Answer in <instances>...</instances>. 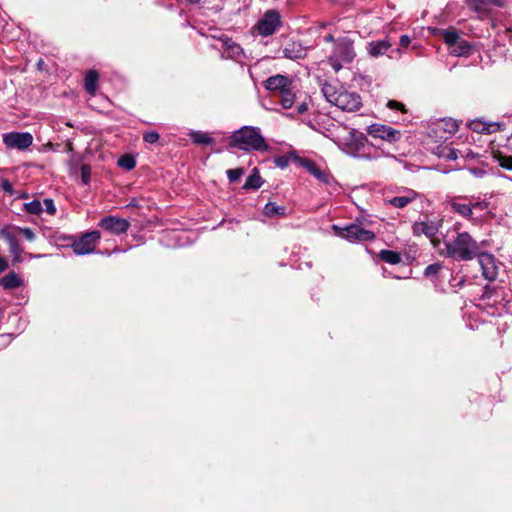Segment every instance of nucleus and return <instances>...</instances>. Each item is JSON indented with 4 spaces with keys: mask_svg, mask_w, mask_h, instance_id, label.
<instances>
[{
    "mask_svg": "<svg viewBox=\"0 0 512 512\" xmlns=\"http://www.w3.org/2000/svg\"><path fill=\"white\" fill-rule=\"evenodd\" d=\"M368 142L366 136L354 129H347L342 137H337L336 143L345 153L358 156Z\"/></svg>",
    "mask_w": 512,
    "mask_h": 512,
    "instance_id": "obj_6",
    "label": "nucleus"
},
{
    "mask_svg": "<svg viewBox=\"0 0 512 512\" xmlns=\"http://www.w3.org/2000/svg\"><path fill=\"white\" fill-rule=\"evenodd\" d=\"M43 204H44L45 210L48 214L54 215L56 213V207H55L52 199H50V198L45 199Z\"/></svg>",
    "mask_w": 512,
    "mask_h": 512,
    "instance_id": "obj_42",
    "label": "nucleus"
},
{
    "mask_svg": "<svg viewBox=\"0 0 512 512\" xmlns=\"http://www.w3.org/2000/svg\"><path fill=\"white\" fill-rule=\"evenodd\" d=\"M371 146H373V147H375V148H377V149H381V151H382V154H383V155H386V156H388V155H389V153H385V152H384V150H383L380 146H377V145H376V144H374V143H371Z\"/></svg>",
    "mask_w": 512,
    "mask_h": 512,
    "instance_id": "obj_52",
    "label": "nucleus"
},
{
    "mask_svg": "<svg viewBox=\"0 0 512 512\" xmlns=\"http://www.w3.org/2000/svg\"><path fill=\"white\" fill-rule=\"evenodd\" d=\"M291 84L292 81L289 77L278 74L269 77L265 81L264 86L269 91L281 93L286 91L288 88H291Z\"/></svg>",
    "mask_w": 512,
    "mask_h": 512,
    "instance_id": "obj_16",
    "label": "nucleus"
},
{
    "mask_svg": "<svg viewBox=\"0 0 512 512\" xmlns=\"http://www.w3.org/2000/svg\"><path fill=\"white\" fill-rule=\"evenodd\" d=\"M24 210L29 214L39 215L43 211V207L39 200H33L24 204Z\"/></svg>",
    "mask_w": 512,
    "mask_h": 512,
    "instance_id": "obj_34",
    "label": "nucleus"
},
{
    "mask_svg": "<svg viewBox=\"0 0 512 512\" xmlns=\"http://www.w3.org/2000/svg\"><path fill=\"white\" fill-rule=\"evenodd\" d=\"M160 136L155 131H148L143 134V139L149 144H154L159 140Z\"/></svg>",
    "mask_w": 512,
    "mask_h": 512,
    "instance_id": "obj_41",
    "label": "nucleus"
},
{
    "mask_svg": "<svg viewBox=\"0 0 512 512\" xmlns=\"http://www.w3.org/2000/svg\"><path fill=\"white\" fill-rule=\"evenodd\" d=\"M447 204L454 213L467 219L472 217V208L468 201V196L452 197L447 201Z\"/></svg>",
    "mask_w": 512,
    "mask_h": 512,
    "instance_id": "obj_15",
    "label": "nucleus"
},
{
    "mask_svg": "<svg viewBox=\"0 0 512 512\" xmlns=\"http://www.w3.org/2000/svg\"><path fill=\"white\" fill-rule=\"evenodd\" d=\"M322 93L329 103L343 111L354 112L361 107V98L355 92L338 89L332 84L325 83L322 86Z\"/></svg>",
    "mask_w": 512,
    "mask_h": 512,
    "instance_id": "obj_3",
    "label": "nucleus"
},
{
    "mask_svg": "<svg viewBox=\"0 0 512 512\" xmlns=\"http://www.w3.org/2000/svg\"><path fill=\"white\" fill-rule=\"evenodd\" d=\"M244 172L243 168H236L227 170L226 174L230 182H236L241 178Z\"/></svg>",
    "mask_w": 512,
    "mask_h": 512,
    "instance_id": "obj_39",
    "label": "nucleus"
},
{
    "mask_svg": "<svg viewBox=\"0 0 512 512\" xmlns=\"http://www.w3.org/2000/svg\"><path fill=\"white\" fill-rule=\"evenodd\" d=\"M279 97V103L281 104L283 109L291 108L295 101V95L291 91V88H288L286 91L279 93Z\"/></svg>",
    "mask_w": 512,
    "mask_h": 512,
    "instance_id": "obj_31",
    "label": "nucleus"
},
{
    "mask_svg": "<svg viewBox=\"0 0 512 512\" xmlns=\"http://www.w3.org/2000/svg\"><path fill=\"white\" fill-rule=\"evenodd\" d=\"M466 3L468 7L476 13H485L487 12L488 5L504 7L507 0H467Z\"/></svg>",
    "mask_w": 512,
    "mask_h": 512,
    "instance_id": "obj_22",
    "label": "nucleus"
},
{
    "mask_svg": "<svg viewBox=\"0 0 512 512\" xmlns=\"http://www.w3.org/2000/svg\"><path fill=\"white\" fill-rule=\"evenodd\" d=\"M468 201L473 211L483 212L488 209L489 203L486 200H480L474 196L468 197Z\"/></svg>",
    "mask_w": 512,
    "mask_h": 512,
    "instance_id": "obj_33",
    "label": "nucleus"
},
{
    "mask_svg": "<svg viewBox=\"0 0 512 512\" xmlns=\"http://www.w3.org/2000/svg\"><path fill=\"white\" fill-rule=\"evenodd\" d=\"M480 244L468 232H456V235L445 242V250L441 254L456 261H470L479 254Z\"/></svg>",
    "mask_w": 512,
    "mask_h": 512,
    "instance_id": "obj_1",
    "label": "nucleus"
},
{
    "mask_svg": "<svg viewBox=\"0 0 512 512\" xmlns=\"http://www.w3.org/2000/svg\"><path fill=\"white\" fill-rule=\"evenodd\" d=\"M387 107H389L390 109H397V110H400L402 112H405L404 104L401 103V102H398L396 100L388 101Z\"/></svg>",
    "mask_w": 512,
    "mask_h": 512,
    "instance_id": "obj_43",
    "label": "nucleus"
},
{
    "mask_svg": "<svg viewBox=\"0 0 512 512\" xmlns=\"http://www.w3.org/2000/svg\"><path fill=\"white\" fill-rule=\"evenodd\" d=\"M470 128L477 133L490 134L499 129L498 123H487L480 120H474L470 123Z\"/></svg>",
    "mask_w": 512,
    "mask_h": 512,
    "instance_id": "obj_24",
    "label": "nucleus"
},
{
    "mask_svg": "<svg viewBox=\"0 0 512 512\" xmlns=\"http://www.w3.org/2000/svg\"><path fill=\"white\" fill-rule=\"evenodd\" d=\"M411 40H410V37L407 36V35H402L400 37V45L404 48L408 47L409 44H410Z\"/></svg>",
    "mask_w": 512,
    "mask_h": 512,
    "instance_id": "obj_47",
    "label": "nucleus"
},
{
    "mask_svg": "<svg viewBox=\"0 0 512 512\" xmlns=\"http://www.w3.org/2000/svg\"><path fill=\"white\" fill-rule=\"evenodd\" d=\"M229 146L245 152L269 150L260 129L253 126H244L235 131L230 138Z\"/></svg>",
    "mask_w": 512,
    "mask_h": 512,
    "instance_id": "obj_2",
    "label": "nucleus"
},
{
    "mask_svg": "<svg viewBox=\"0 0 512 512\" xmlns=\"http://www.w3.org/2000/svg\"><path fill=\"white\" fill-rule=\"evenodd\" d=\"M118 165L126 170H131L135 167V159L130 155H124L118 160Z\"/></svg>",
    "mask_w": 512,
    "mask_h": 512,
    "instance_id": "obj_37",
    "label": "nucleus"
},
{
    "mask_svg": "<svg viewBox=\"0 0 512 512\" xmlns=\"http://www.w3.org/2000/svg\"><path fill=\"white\" fill-rule=\"evenodd\" d=\"M220 43L221 47L219 49L222 51L223 58L232 59L238 63L243 62L245 54L239 44L228 37L221 38Z\"/></svg>",
    "mask_w": 512,
    "mask_h": 512,
    "instance_id": "obj_14",
    "label": "nucleus"
},
{
    "mask_svg": "<svg viewBox=\"0 0 512 512\" xmlns=\"http://www.w3.org/2000/svg\"><path fill=\"white\" fill-rule=\"evenodd\" d=\"M476 258H478L483 277L488 281H494L498 275L495 257L490 253L482 252L480 249Z\"/></svg>",
    "mask_w": 512,
    "mask_h": 512,
    "instance_id": "obj_12",
    "label": "nucleus"
},
{
    "mask_svg": "<svg viewBox=\"0 0 512 512\" xmlns=\"http://www.w3.org/2000/svg\"><path fill=\"white\" fill-rule=\"evenodd\" d=\"M263 181L259 174V171L257 168H254L252 170V173L248 176L246 179L245 184L243 185V189L250 190V189H258L262 186Z\"/></svg>",
    "mask_w": 512,
    "mask_h": 512,
    "instance_id": "obj_26",
    "label": "nucleus"
},
{
    "mask_svg": "<svg viewBox=\"0 0 512 512\" xmlns=\"http://www.w3.org/2000/svg\"><path fill=\"white\" fill-rule=\"evenodd\" d=\"M275 164L280 168H285L288 164V159L286 157H278L275 159Z\"/></svg>",
    "mask_w": 512,
    "mask_h": 512,
    "instance_id": "obj_46",
    "label": "nucleus"
},
{
    "mask_svg": "<svg viewBox=\"0 0 512 512\" xmlns=\"http://www.w3.org/2000/svg\"><path fill=\"white\" fill-rule=\"evenodd\" d=\"M281 16L276 10H268L264 13L262 18L257 22V24L253 27L254 31H256L262 37H268L273 35L276 30L281 26Z\"/></svg>",
    "mask_w": 512,
    "mask_h": 512,
    "instance_id": "obj_8",
    "label": "nucleus"
},
{
    "mask_svg": "<svg viewBox=\"0 0 512 512\" xmlns=\"http://www.w3.org/2000/svg\"><path fill=\"white\" fill-rule=\"evenodd\" d=\"M324 40H325L326 42H334V43L336 42V41H334L333 36H332V35H330V34H329V35H327V36H325V37H324Z\"/></svg>",
    "mask_w": 512,
    "mask_h": 512,
    "instance_id": "obj_51",
    "label": "nucleus"
},
{
    "mask_svg": "<svg viewBox=\"0 0 512 512\" xmlns=\"http://www.w3.org/2000/svg\"><path fill=\"white\" fill-rule=\"evenodd\" d=\"M81 173H82V180L85 184H88L89 180H90V170H89V167H87L86 165H83L82 168H81Z\"/></svg>",
    "mask_w": 512,
    "mask_h": 512,
    "instance_id": "obj_45",
    "label": "nucleus"
},
{
    "mask_svg": "<svg viewBox=\"0 0 512 512\" xmlns=\"http://www.w3.org/2000/svg\"><path fill=\"white\" fill-rule=\"evenodd\" d=\"M414 235L424 234L428 238H433L438 232V224L431 220L417 221L412 226Z\"/></svg>",
    "mask_w": 512,
    "mask_h": 512,
    "instance_id": "obj_19",
    "label": "nucleus"
},
{
    "mask_svg": "<svg viewBox=\"0 0 512 512\" xmlns=\"http://www.w3.org/2000/svg\"><path fill=\"white\" fill-rule=\"evenodd\" d=\"M443 266L441 263H433V264H430L428 265L426 268H425V271H424V275L426 277H432V276H435L437 275L441 270H442Z\"/></svg>",
    "mask_w": 512,
    "mask_h": 512,
    "instance_id": "obj_38",
    "label": "nucleus"
},
{
    "mask_svg": "<svg viewBox=\"0 0 512 512\" xmlns=\"http://www.w3.org/2000/svg\"><path fill=\"white\" fill-rule=\"evenodd\" d=\"M466 158H475L476 155L473 153V152H468L466 155H465Z\"/></svg>",
    "mask_w": 512,
    "mask_h": 512,
    "instance_id": "obj_53",
    "label": "nucleus"
},
{
    "mask_svg": "<svg viewBox=\"0 0 512 512\" xmlns=\"http://www.w3.org/2000/svg\"><path fill=\"white\" fill-rule=\"evenodd\" d=\"M458 130V124L454 119H440L433 122L428 129V135L435 142H442L449 139Z\"/></svg>",
    "mask_w": 512,
    "mask_h": 512,
    "instance_id": "obj_7",
    "label": "nucleus"
},
{
    "mask_svg": "<svg viewBox=\"0 0 512 512\" xmlns=\"http://www.w3.org/2000/svg\"><path fill=\"white\" fill-rule=\"evenodd\" d=\"M2 236L4 237V239L6 240V242L9 245V252L13 256V262L14 263L22 262L23 261V258H22L23 248L20 246V244L17 240L16 234L14 235L9 230H3Z\"/></svg>",
    "mask_w": 512,
    "mask_h": 512,
    "instance_id": "obj_17",
    "label": "nucleus"
},
{
    "mask_svg": "<svg viewBox=\"0 0 512 512\" xmlns=\"http://www.w3.org/2000/svg\"><path fill=\"white\" fill-rule=\"evenodd\" d=\"M283 57L290 60L303 59L306 54V48L299 42H292L287 44L283 50Z\"/></svg>",
    "mask_w": 512,
    "mask_h": 512,
    "instance_id": "obj_21",
    "label": "nucleus"
},
{
    "mask_svg": "<svg viewBox=\"0 0 512 512\" xmlns=\"http://www.w3.org/2000/svg\"><path fill=\"white\" fill-rule=\"evenodd\" d=\"M8 267V263L7 261L2 257L0 256V273L5 271Z\"/></svg>",
    "mask_w": 512,
    "mask_h": 512,
    "instance_id": "obj_49",
    "label": "nucleus"
},
{
    "mask_svg": "<svg viewBox=\"0 0 512 512\" xmlns=\"http://www.w3.org/2000/svg\"><path fill=\"white\" fill-rule=\"evenodd\" d=\"M263 213L267 217H275V216H285L286 215V207L277 205L274 202H268L263 209Z\"/></svg>",
    "mask_w": 512,
    "mask_h": 512,
    "instance_id": "obj_27",
    "label": "nucleus"
},
{
    "mask_svg": "<svg viewBox=\"0 0 512 512\" xmlns=\"http://www.w3.org/2000/svg\"><path fill=\"white\" fill-rule=\"evenodd\" d=\"M100 239L99 231L87 232L72 243V249L77 255L93 253Z\"/></svg>",
    "mask_w": 512,
    "mask_h": 512,
    "instance_id": "obj_9",
    "label": "nucleus"
},
{
    "mask_svg": "<svg viewBox=\"0 0 512 512\" xmlns=\"http://www.w3.org/2000/svg\"><path fill=\"white\" fill-rule=\"evenodd\" d=\"M391 47V42L387 39H383L369 42L367 44V51L370 56L379 57L385 55Z\"/></svg>",
    "mask_w": 512,
    "mask_h": 512,
    "instance_id": "obj_23",
    "label": "nucleus"
},
{
    "mask_svg": "<svg viewBox=\"0 0 512 512\" xmlns=\"http://www.w3.org/2000/svg\"><path fill=\"white\" fill-rule=\"evenodd\" d=\"M470 51V46L465 40H460L458 44L452 47L451 52L457 56L467 55Z\"/></svg>",
    "mask_w": 512,
    "mask_h": 512,
    "instance_id": "obj_36",
    "label": "nucleus"
},
{
    "mask_svg": "<svg viewBox=\"0 0 512 512\" xmlns=\"http://www.w3.org/2000/svg\"><path fill=\"white\" fill-rule=\"evenodd\" d=\"M15 231L23 235L28 241H34L36 236L31 228L28 227H15Z\"/></svg>",
    "mask_w": 512,
    "mask_h": 512,
    "instance_id": "obj_40",
    "label": "nucleus"
},
{
    "mask_svg": "<svg viewBox=\"0 0 512 512\" xmlns=\"http://www.w3.org/2000/svg\"><path fill=\"white\" fill-rule=\"evenodd\" d=\"M332 229L334 233L349 242H368L375 239V233L369 229H366L359 219L355 223L340 227L333 225Z\"/></svg>",
    "mask_w": 512,
    "mask_h": 512,
    "instance_id": "obj_4",
    "label": "nucleus"
},
{
    "mask_svg": "<svg viewBox=\"0 0 512 512\" xmlns=\"http://www.w3.org/2000/svg\"><path fill=\"white\" fill-rule=\"evenodd\" d=\"M99 75L95 70H90L85 76V89L90 95H95Z\"/></svg>",
    "mask_w": 512,
    "mask_h": 512,
    "instance_id": "obj_25",
    "label": "nucleus"
},
{
    "mask_svg": "<svg viewBox=\"0 0 512 512\" xmlns=\"http://www.w3.org/2000/svg\"><path fill=\"white\" fill-rule=\"evenodd\" d=\"M1 188L4 192L12 195L14 193L13 186L9 180H2Z\"/></svg>",
    "mask_w": 512,
    "mask_h": 512,
    "instance_id": "obj_44",
    "label": "nucleus"
},
{
    "mask_svg": "<svg viewBox=\"0 0 512 512\" xmlns=\"http://www.w3.org/2000/svg\"><path fill=\"white\" fill-rule=\"evenodd\" d=\"M3 143L9 149L26 150L33 143V137L28 132H10L3 134Z\"/></svg>",
    "mask_w": 512,
    "mask_h": 512,
    "instance_id": "obj_10",
    "label": "nucleus"
},
{
    "mask_svg": "<svg viewBox=\"0 0 512 512\" xmlns=\"http://www.w3.org/2000/svg\"><path fill=\"white\" fill-rule=\"evenodd\" d=\"M443 39L445 43L453 47L454 45L458 44L461 40L460 36L455 31L445 30L442 33Z\"/></svg>",
    "mask_w": 512,
    "mask_h": 512,
    "instance_id": "obj_35",
    "label": "nucleus"
},
{
    "mask_svg": "<svg viewBox=\"0 0 512 512\" xmlns=\"http://www.w3.org/2000/svg\"><path fill=\"white\" fill-rule=\"evenodd\" d=\"M379 256L389 264H398L401 261L400 254L391 250H381Z\"/></svg>",
    "mask_w": 512,
    "mask_h": 512,
    "instance_id": "obj_32",
    "label": "nucleus"
},
{
    "mask_svg": "<svg viewBox=\"0 0 512 512\" xmlns=\"http://www.w3.org/2000/svg\"><path fill=\"white\" fill-rule=\"evenodd\" d=\"M449 158L451 159H456L457 158V155L454 151L451 152V155L449 156Z\"/></svg>",
    "mask_w": 512,
    "mask_h": 512,
    "instance_id": "obj_54",
    "label": "nucleus"
},
{
    "mask_svg": "<svg viewBox=\"0 0 512 512\" xmlns=\"http://www.w3.org/2000/svg\"><path fill=\"white\" fill-rule=\"evenodd\" d=\"M98 226L108 233L120 235L127 232L130 223L124 218L106 216L100 220Z\"/></svg>",
    "mask_w": 512,
    "mask_h": 512,
    "instance_id": "obj_13",
    "label": "nucleus"
},
{
    "mask_svg": "<svg viewBox=\"0 0 512 512\" xmlns=\"http://www.w3.org/2000/svg\"><path fill=\"white\" fill-rule=\"evenodd\" d=\"M418 193L411 189H405L401 195H397L389 200L387 203L395 208H405L418 198Z\"/></svg>",
    "mask_w": 512,
    "mask_h": 512,
    "instance_id": "obj_18",
    "label": "nucleus"
},
{
    "mask_svg": "<svg viewBox=\"0 0 512 512\" xmlns=\"http://www.w3.org/2000/svg\"><path fill=\"white\" fill-rule=\"evenodd\" d=\"M303 166L306 168V170L312 174L316 179H318L320 182L329 185L331 182L334 181L332 175L328 173L325 170H322L320 167H318L313 161L306 160L303 163Z\"/></svg>",
    "mask_w": 512,
    "mask_h": 512,
    "instance_id": "obj_20",
    "label": "nucleus"
},
{
    "mask_svg": "<svg viewBox=\"0 0 512 512\" xmlns=\"http://www.w3.org/2000/svg\"><path fill=\"white\" fill-rule=\"evenodd\" d=\"M492 155L503 169L512 171V156L505 155L499 150L492 151Z\"/></svg>",
    "mask_w": 512,
    "mask_h": 512,
    "instance_id": "obj_29",
    "label": "nucleus"
},
{
    "mask_svg": "<svg viewBox=\"0 0 512 512\" xmlns=\"http://www.w3.org/2000/svg\"><path fill=\"white\" fill-rule=\"evenodd\" d=\"M367 133L374 139H381L389 143L398 141L401 137L400 131L382 124H372L367 128Z\"/></svg>",
    "mask_w": 512,
    "mask_h": 512,
    "instance_id": "obj_11",
    "label": "nucleus"
},
{
    "mask_svg": "<svg viewBox=\"0 0 512 512\" xmlns=\"http://www.w3.org/2000/svg\"><path fill=\"white\" fill-rule=\"evenodd\" d=\"M0 284L5 289H13L21 285V279L15 272H9L0 280Z\"/></svg>",
    "mask_w": 512,
    "mask_h": 512,
    "instance_id": "obj_28",
    "label": "nucleus"
},
{
    "mask_svg": "<svg viewBox=\"0 0 512 512\" xmlns=\"http://www.w3.org/2000/svg\"><path fill=\"white\" fill-rule=\"evenodd\" d=\"M297 114H303L307 111L308 107L306 103H301L297 106Z\"/></svg>",
    "mask_w": 512,
    "mask_h": 512,
    "instance_id": "obj_48",
    "label": "nucleus"
},
{
    "mask_svg": "<svg viewBox=\"0 0 512 512\" xmlns=\"http://www.w3.org/2000/svg\"><path fill=\"white\" fill-rule=\"evenodd\" d=\"M355 57L353 42L344 37L336 40L333 51L328 57V62L337 72L344 64L352 62Z\"/></svg>",
    "mask_w": 512,
    "mask_h": 512,
    "instance_id": "obj_5",
    "label": "nucleus"
},
{
    "mask_svg": "<svg viewBox=\"0 0 512 512\" xmlns=\"http://www.w3.org/2000/svg\"><path fill=\"white\" fill-rule=\"evenodd\" d=\"M189 137L196 144L209 145L214 143V139L208 133L200 131H191Z\"/></svg>",
    "mask_w": 512,
    "mask_h": 512,
    "instance_id": "obj_30",
    "label": "nucleus"
},
{
    "mask_svg": "<svg viewBox=\"0 0 512 512\" xmlns=\"http://www.w3.org/2000/svg\"><path fill=\"white\" fill-rule=\"evenodd\" d=\"M44 255L42 254H31V253H28L27 254V257L30 258V259H33V258H41L43 257Z\"/></svg>",
    "mask_w": 512,
    "mask_h": 512,
    "instance_id": "obj_50",
    "label": "nucleus"
}]
</instances>
